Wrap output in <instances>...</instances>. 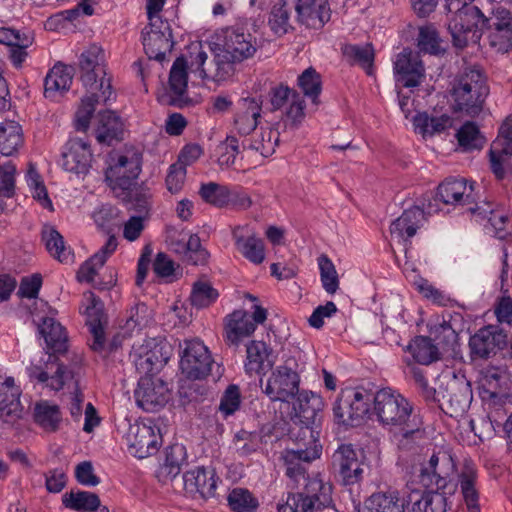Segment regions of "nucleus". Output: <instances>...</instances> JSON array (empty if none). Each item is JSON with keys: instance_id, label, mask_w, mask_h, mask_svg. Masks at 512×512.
Masks as SVG:
<instances>
[{"instance_id": "nucleus-8", "label": "nucleus", "mask_w": 512, "mask_h": 512, "mask_svg": "<svg viewBox=\"0 0 512 512\" xmlns=\"http://www.w3.org/2000/svg\"><path fill=\"white\" fill-rule=\"evenodd\" d=\"M141 156L138 153L119 155L116 162L105 172V179L117 198H127L129 187L137 183L141 172Z\"/></svg>"}, {"instance_id": "nucleus-47", "label": "nucleus", "mask_w": 512, "mask_h": 512, "mask_svg": "<svg viewBox=\"0 0 512 512\" xmlns=\"http://www.w3.org/2000/svg\"><path fill=\"white\" fill-rule=\"evenodd\" d=\"M407 350L414 360L422 365H429L439 359L438 347L433 344L431 338L426 336L415 337L407 346Z\"/></svg>"}, {"instance_id": "nucleus-28", "label": "nucleus", "mask_w": 512, "mask_h": 512, "mask_svg": "<svg viewBox=\"0 0 512 512\" xmlns=\"http://www.w3.org/2000/svg\"><path fill=\"white\" fill-rule=\"evenodd\" d=\"M129 443L130 452L139 459L148 457L158 449V437L154 429L146 424L130 427Z\"/></svg>"}, {"instance_id": "nucleus-30", "label": "nucleus", "mask_w": 512, "mask_h": 512, "mask_svg": "<svg viewBox=\"0 0 512 512\" xmlns=\"http://www.w3.org/2000/svg\"><path fill=\"white\" fill-rule=\"evenodd\" d=\"M20 389L15 386L14 379L7 377L0 386V418L6 422L14 421L21 416Z\"/></svg>"}, {"instance_id": "nucleus-20", "label": "nucleus", "mask_w": 512, "mask_h": 512, "mask_svg": "<svg viewBox=\"0 0 512 512\" xmlns=\"http://www.w3.org/2000/svg\"><path fill=\"white\" fill-rule=\"evenodd\" d=\"M184 489L193 497L199 495L203 499L215 497L220 478L215 468L198 466L186 471L183 475Z\"/></svg>"}, {"instance_id": "nucleus-22", "label": "nucleus", "mask_w": 512, "mask_h": 512, "mask_svg": "<svg viewBox=\"0 0 512 512\" xmlns=\"http://www.w3.org/2000/svg\"><path fill=\"white\" fill-rule=\"evenodd\" d=\"M88 301L90 304L86 308V324L92 336L90 347L93 351L103 353L106 347L104 327L107 323L104 312V304L100 298L93 293H89Z\"/></svg>"}, {"instance_id": "nucleus-23", "label": "nucleus", "mask_w": 512, "mask_h": 512, "mask_svg": "<svg viewBox=\"0 0 512 512\" xmlns=\"http://www.w3.org/2000/svg\"><path fill=\"white\" fill-rule=\"evenodd\" d=\"M92 153L90 146L82 139H70L62 152L61 166L75 174H86L90 168Z\"/></svg>"}, {"instance_id": "nucleus-63", "label": "nucleus", "mask_w": 512, "mask_h": 512, "mask_svg": "<svg viewBox=\"0 0 512 512\" xmlns=\"http://www.w3.org/2000/svg\"><path fill=\"white\" fill-rule=\"evenodd\" d=\"M218 149L220 151L218 163L220 166L229 167L235 163L236 156L239 154L238 140L234 136H227Z\"/></svg>"}, {"instance_id": "nucleus-37", "label": "nucleus", "mask_w": 512, "mask_h": 512, "mask_svg": "<svg viewBox=\"0 0 512 512\" xmlns=\"http://www.w3.org/2000/svg\"><path fill=\"white\" fill-rule=\"evenodd\" d=\"M279 142V132L270 127L261 128L251 137H245L242 141L244 150L249 149L258 152L262 157L271 156Z\"/></svg>"}, {"instance_id": "nucleus-58", "label": "nucleus", "mask_w": 512, "mask_h": 512, "mask_svg": "<svg viewBox=\"0 0 512 512\" xmlns=\"http://www.w3.org/2000/svg\"><path fill=\"white\" fill-rule=\"evenodd\" d=\"M418 46L420 51L432 55H438L443 50L440 46V38L432 25L423 26L419 29Z\"/></svg>"}, {"instance_id": "nucleus-34", "label": "nucleus", "mask_w": 512, "mask_h": 512, "mask_svg": "<svg viewBox=\"0 0 512 512\" xmlns=\"http://www.w3.org/2000/svg\"><path fill=\"white\" fill-rule=\"evenodd\" d=\"M38 330L44 338L49 354H62L67 351V335L59 322L50 317H45L38 325Z\"/></svg>"}, {"instance_id": "nucleus-59", "label": "nucleus", "mask_w": 512, "mask_h": 512, "mask_svg": "<svg viewBox=\"0 0 512 512\" xmlns=\"http://www.w3.org/2000/svg\"><path fill=\"white\" fill-rule=\"evenodd\" d=\"M293 423L299 428L298 433L295 435L299 443H302L305 448H318L320 451L322 450L321 445L318 444L320 422L310 424L293 420Z\"/></svg>"}, {"instance_id": "nucleus-4", "label": "nucleus", "mask_w": 512, "mask_h": 512, "mask_svg": "<svg viewBox=\"0 0 512 512\" xmlns=\"http://www.w3.org/2000/svg\"><path fill=\"white\" fill-rule=\"evenodd\" d=\"M489 86L483 69L478 65L464 67L452 88L454 109L474 117L480 114L487 96Z\"/></svg>"}, {"instance_id": "nucleus-64", "label": "nucleus", "mask_w": 512, "mask_h": 512, "mask_svg": "<svg viewBox=\"0 0 512 512\" xmlns=\"http://www.w3.org/2000/svg\"><path fill=\"white\" fill-rule=\"evenodd\" d=\"M186 169L180 163L170 165L166 176V187L169 192L176 194L181 191L186 179Z\"/></svg>"}, {"instance_id": "nucleus-54", "label": "nucleus", "mask_w": 512, "mask_h": 512, "mask_svg": "<svg viewBox=\"0 0 512 512\" xmlns=\"http://www.w3.org/2000/svg\"><path fill=\"white\" fill-rule=\"evenodd\" d=\"M219 294L207 281H197L193 284L190 295L192 306L201 309L206 308L216 301Z\"/></svg>"}, {"instance_id": "nucleus-55", "label": "nucleus", "mask_w": 512, "mask_h": 512, "mask_svg": "<svg viewBox=\"0 0 512 512\" xmlns=\"http://www.w3.org/2000/svg\"><path fill=\"white\" fill-rule=\"evenodd\" d=\"M128 192L130 193L127 198H119L127 205L128 209H133L139 213H147L150 208L151 195L149 190L135 183L129 187Z\"/></svg>"}, {"instance_id": "nucleus-25", "label": "nucleus", "mask_w": 512, "mask_h": 512, "mask_svg": "<svg viewBox=\"0 0 512 512\" xmlns=\"http://www.w3.org/2000/svg\"><path fill=\"white\" fill-rule=\"evenodd\" d=\"M332 465L345 485L354 484L361 479L363 469L351 444H342L338 447L332 456Z\"/></svg>"}, {"instance_id": "nucleus-36", "label": "nucleus", "mask_w": 512, "mask_h": 512, "mask_svg": "<svg viewBox=\"0 0 512 512\" xmlns=\"http://www.w3.org/2000/svg\"><path fill=\"white\" fill-rule=\"evenodd\" d=\"M95 132L98 142L111 144L113 140L121 139L123 123L115 112L111 110L101 111L97 114Z\"/></svg>"}, {"instance_id": "nucleus-49", "label": "nucleus", "mask_w": 512, "mask_h": 512, "mask_svg": "<svg viewBox=\"0 0 512 512\" xmlns=\"http://www.w3.org/2000/svg\"><path fill=\"white\" fill-rule=\"evenodd\" d=\"M62 503L66 508L78 512L94 511L100 504L97 494L89 491H70L62 497Z\"/></svg>"}, {"instance_id": "nucleus-44", "label": "nucleus", "mask_w": 512, "mask_h": 512, "mask_svg": "<svg viewBox=\"0 0 512 512\" xmlns=\"http://www.w3.org/2000/svg\"><path fill=\"white\" fill-rule=\"evenodd\" d=\"M168 359L169 357L163 354V347L156 344L151 349L139 354L134 362L139 373L150 376V374L161 369Z\"/></svg>"}, {"instance_id": "nucleus-27", "label": "nucleus", "mask_w": 512, "mask_h": 512, "mask_svg": "<svg viewBox=\"0 0 512 512\" xmlns=\"http://www.w3.org/2000/svg\"><path fill=\"white\" fill-rule=\"evenodd\" d=\"M254 331L255 323L245 310H234L224 319V339L230 346L238 347L241 341Z\"/></svg>"}, {"instance_id": "nucleus-51", "label": "nucleus", "mask_w": 512, "mask_h": 512, "mask_svg": "<svg viewBox=\"0 0 512 512\" xmlns=\"http://www.w3.org/2000/svg\"><path fill=\"white\" fill-rule=\"evenodd\" d=\"M456 137L464 151L480 150L485 143V138L481 135L478 126L470 121L461 126Z\"/></svg>"}, {"instance_id": "nucleus-18", "label": "nucleus", "mask_w": 512, "mask_h": 512, "mask_svg": "<svg viewBox=\"0 0 512 512\" xmlns=\"http://www.w3.org/2000/svg\"><path fill=\"white\" fill-rule=\"evenodd\" d=\"M169 249L177 254L182 262L191 265H204L209 258L208 251L201 245L197 234L185 231L178 232L169 237Z\"/></svg>"}, {"instance_id": "nucleus-26", "label": "nucleus", "mask_w": 512, "mask_h": 512, "mask_svg": "<svg viewBox=\"0 0 512 512\" xmlns=\"http://www.w3.org/2000/svg\"><path fill=\"white\" fill-rule=\"evenodd\" d=\"M396 81L404 87L411 88L420 85L424 77V67L418 56L411 51L399 53L394 63Z\"/></svg>"}, {"instance_id": "nucleus-57", "label": "nucleus", "mask_w": 512, "mask_h": 512, "mask_svg": "<svg viewBox=\"0 0 512 512\" xmlns=\"http://www.w3.org/2000/svg\"><path fill=\"white\" fill-rule=\"evenodd\" d=\"M201 198L216 207H226V198L228 195V186L220 185L215 182L202 184L199 190Z\"/></svg>"}, {"instance_id": "nucleus-33", "label": "nucleus", "mask_w": 512, "mask_h": 512, "mask_svg": "<svg viewBox=\"0 0 512 512\" xmlns=\"http://www.w3.org/2000/svg\"><path fill=\"white\" fill-rule=\"evenodd\" d=\"M322 406L320 396L307 391L298 392L297 402L294 404L295 416L292 420L310 424L320 422Z\"/></svg>"}, {"instance_id": "nucleus-31", "label": "nucleus", "mask_w": 512, "mask_h": 512, "mask_svg": "<svg viewBox=\"0 0 512 512\" xmlns=\"http://www.w3.org/2000/svg\"><path fill=\"white\" fill-rule=\"evenodd\" d=\"M477 469L472 462H465L459 474L460 491L469 512H480L479 490L476 486Z\"/></svg>"}, {"instance_id": "nucleus-53", "label": "nucleus", "mask_w": 512, "mask_h": 512, "mask_svg": "<svg viewBox=\"0 0 512 512\" xmlns=\"http://www.w3.org/2000/svg\"><path fill=\"white\" fill-rule=\"evenodd\" d=\"M298 86L313 104H319L318 98L322 90L321 76L314 68L309 67L302 72L298 77Z\"/></svg>"}, {"instance_id": "nucleus-14", "label": "nucleus", "mask_w": 512, "mask_h": 512, "mask_svg": "<svg viewBox=\"0 0 512 512\" xmlns=\"http://www.w3.org/2000/svg\"><path fill=\"white\" fill-rule=\"evenodd\" d=\"M134 397L137 405L146 412H155L163 408L170 398L165 381L152 376H142L138 381Z\"/></svg>"}, {"instance_id": "nucleus-24", "label": "nucleus", "mask_w": 512, "mask_h": 512, "mask_svg": "<svg viewBox=\"0 0 512 512\" xmlns=\"http://www.w3.org/2000/svg\"><path fill=\"white\" fill-rule=\"evenodd\" d=\"M425 220L424 210L419 206H412L404 210L401 216L392 222L390 226L391 236L403 241L405 255L408 252L409 239L416 234Z\"/></svg>"}, {"instance_id": "nucleus-39", "label": "nucleus", "mask_w": 512, "mask_h": 512, "mask_svg": "<svg viewBox=\"0 0 512 512\" xmlns=\"http://www.w3.org/2000/svg\"><path fill=\"white\" fill-rule=\"evenodd\" d=\"M243 228L237 227L233 230V239L237 250L247 260L254 264H261L265 259V248L263 240L255 235L244 236Z\"/></svg>"}, {"instance_id": "nucleus-19", "label": "nucleus", "mask_w": 512, "mask_h": 512, "mask_svg": "<svg viewBox=\"0 0 512 512\" xmlns=\"http://www.w3.org/2000/svg\"><path fill=\"white\" fill-rule=\"evenodd\" d=\"M295 494L302 503V510L307 512L321 511L333 503L332 485L318 477H309L302 490Z\"/></svg>"}, {"instance_id": "nucleus-43", "label": "nucleus", "mask_w": 512, "mask_h": 512, "mask_svg": "<svg viewBox=\"0 0 512 512\" xmlns=\"http://www.w3.org/2000/svg\"><path fill=\"white\" fill-rule=\"evenodd\" d=\"M42 240L49 254L61 263H72L73 254L65 246L63 236L52 226H45L42 231Z\"/></svg>"}, {"instance_id": "nucleus-3", "label": "nucleus", "mask_w": 512, "mask_h": 512, "mask_svg": "<svg viewBox=\"0 0 512 512\" xmlns=\"http://www.w3.org/2000/svg\"><path fill=\"white\" fill-rule=\"evenodd\" d=\"M103 50L92 45L79 57L80 79L86 88L87 95L75 115V127L78 131H86L97 104H107L113 95L111 78L108 77L104 63Z\"/></svg>"}, {"instance_id": "nucleus-46", "label": "nucleus", "mask_w": 512, "mask_h": 512, "mask_svg": "<svg viewBox=\"0 0 512 512\" xmlns=\"http://www.w3.org/2000/svg\"><path fill=\"white\" fill-rule=\"evenodd\" d=\"M343 55L352 63L361 66L368 75L373 73L374 49L371 43L364 45L347 44L342 48Z\"/></svg>"}, {"instance_id": "nucleus-62", "label": "nucleus", "mask_w": 512, "mask_h": 512, "mask_svg": "<svg viewBox=\"0 0 512 512\" xmlns=\"http://www.w3.org/2000/svg\"><path fill=\"white\" fill-rule=\"evenodd\" d=\"M241 403V395L238 386L229 385L225 390L219 404V411L224 416H229L235 413Z\"/></svg>"}, {"instance_id": "nucleus-38", "label": "nucleus", "mask_w": 512, "mask_h": 512, "mask_svg": "<svg viewBox=\"0 0 512 512\" xmlns=\"http://www.w3.org/2000/svg\"><path fill=\"white\" fill-rule=\"evenodd\" d=\"M240 111L235 117V126L239 134L247 136L258 124L261 104L255 98H243L239 102Z\"/></svg>"}, {"instance_id": "nucleus-60", "label": "nucleus", "mask_w": 512, "mask_h": 512, "mask_svg": "<svg viewBox=\"0 0 512 512\" xmlns=\"http://www.w3.org/2000/svg\"><path fill=\"white\" fill-rule=\"evenodd\" d=\"M151 320V312L145 303H137L128 311L125 323L127 331H133L136 328L142 329L148 325Z\"/></svg>"}, {"instance_id": "nucleus-42", "label": "nucleus", "mask_w": 512, "mask_h": 512, "mask_svg": "<svg viewBox=\"0 0 512 512\" xmlns=\"http://www.w3.org/2000/svg\"><path fill=\"white\" fill-rule=\"evenodd\" d=\"M405 501L397 493H374L364 502L359 512H404Z\"/></svg>"}, {"instance_id": "nucleus-11", "label": "nucleus", "mask_w": 512, "mask_h": 512, "mask_svg": "<svg viewBox=\"0 0 512 512\" xmlns=\"http://www.w3.org/2000/svg\"><path fill=\"white\" fill-rule=\"evenodd\" d=\"M479 396L489 407L502 406L509 397L510 379L506 370L500 367H487L481 373Z\"/></svg>"}, {"instance_id": "nucleus-6", "label": "nucleus", "mask_w": 512, "mask_h": 512, "mask_svg": "<svg viewBox=\"0 0 512 512\" xmlns=\"http://www.w3.org/2000/svg\"><path fill=\"white\" fill-rule=\"evenodd\" d=\"M27 373L31 380L46 384L52 390L59 391L64 387H73L76 392L78 390L80 367L76 364H63L57 355L43 353L42 357L31 362Z\"/></svg>"}, {"instance_id": "nucleus-40", "label": "nucleus", "mask_w": 512, "mask_h": 512, "mask_svg": "<svg viewBox=\"0 0 512 512\" xmlns=\"http://www.w3.org/2000/svg\"><path fill=\"white\" fill-rule=\"evenodd\" d=\"M247 361L245 370L247 373H259L265 368H271L274 364L272 350L263 341H252L246 349Z\"/></svg>"}, {"instance_id": "nucleus-32", "label": "nucleus", "mask_w": 512, "mask_h": 512, "mask_svg": "<svg viewBox=\"0 0 512 512\" xmlns=\"http://www.w3.org/2000/svg\"><path fill=\"white\" fill-rule=\"evenodd\" d=\"M415 131L425 137L440 134L453 126V118L448 114L419 112L413 117Z\"/></svg>"}, {"instance_id": "nucleus-13", "label": "nucleus", "mask_w": 512, "mask_h": 512, "mask_svg": "<svg viewBox=\"0 0 512 512\" xmlns=\"http://www.w3.org/2000/svg\"><path fill=\"white\" fill-rule=\"evenodd\" d=\"M142 35L144 51L148 58L162 62L166 52H170L174 45L169 22L163 19L149 22Z\"/></svg>"}, {"instance_id": "nucleus-1", "label": "nucleus", "mask_w": 512, "mask_h": 512, "mask_svg": "<svg viewBox=\"0 0 512 512\" xmlns=\"http://www.w3.org/2000/svg\"><path fill=\"white\" fill-rule=\"evenodd\" d=\"M257 48L256 37L243 27H226L217 35L212 60L208 61V54L200 42L189 46V68L201 79L220 83L233 77L237 66L252 58ZM187 69L188 60L184 56L177 57L170 69L168 88L158 93L161 104L178 108L190 104Z\"/></svg>"}, {"instance_id": "nucleus-35", "label": "nucleus", "mask_w": 512, "mask_h": 512, "mask_svg": "<svg viewBox=\"0 0 512 512\" xmlns=\"http://www.w3.org/2000/svg\"><path fill=\"white\" fill-rule=\"evenodd\" d=\"M72 66L56 64L47 74L44 81V95L46 98L55 99L59 94L68 91L73 79Z\"/></svg>"}, {"instance_id": "nucleus-48", "label": "nucleus", "mask_w": 512, "mask_h": 512, "mask_svg": "<svg viewBox=\"0 0 512 512\" xmlns=\"http://www.w3.org/2000/svg\"><path fill=\"white\" fill-rule=\"evenodd\" d=\"M467 185L465 179H445L437 188L436 197L444 204H456L461 202L463 197H470L466 194Z\"/></svg>"}, {"instance_id": "nucleus-5", "label": "nucleus", "mask_w": 512, "mask_h": 512, "mask_svg": "<svg viewBox=\"0 0 512 512\" xmlns=\"http://www.w3.org/2000/svg\"><path fill=\"white\" fill-rule=\"evenodd\" d=\"M473 0H447L446 8L452 16L448 30L455 47L464 48L469 42L477 43L482 34L483 13L472 5Z\"/></svg>"}, {"instance_id": "nucleus-17", "label": "nucleus", "mask_w": 512, "mask_h": 512, "mask_svg": "<svg viewBox=\"0 0 512 512\" xmlns=\"http://www.w3.org/2000/svg\"><path fill=\"white\" fill-rule=\"evenodd\" d=\"M490 167L497 179H503L511 167L512 157V120L506 119L499 129L497 138L490 150Z\"/></svg>"}, {"instance_id": "nucleus-52", "label": "nucleus", "mask_w": 512, "mask_h": 512, "mask_svg": "<svg viewBox=\"0 0 512 512\" xmlns=\"http://www.w3.org/2000/svg\"><path fill=\"white\" fill-rule=\"evenodd\" d=\"M227 501L233 512H255L259 506L258 500L244 488L232 489L228 494Z\"/></svg>"}, {"instance_id": "nucleus-7", "label": "nucleus", "mask_w": 512, "mask_h": 512, "mask_svg": "<svg viewBox=\"0 0 512 512\" xmlns=\"http://www.w3.org/2000/svg\"><path fill=\"white\" fill-rule=\"evenodd\" d=\"M472 399L470 382L464 377L453 376L441 382L438 390L433 392V400L451 417L462 416L469 409Z\"/></svg>"}, {"instance_id": "nucleus-29", "label": "nucleus", "mask_w": 512, "mask_h": 512, "mask_svg": "<svg viewBox=\"0 0 512 512\" xmlns=\"http://www.w3.org/2000/svg\"><path fill=\"white\" fill-rule=\"evenodd\" d=\"M320 457L318 448H305L289 450L284 456L286 463V475L294 481L295 484H303L308 480L305 467L301 462L309 463Z\"/></svg>"}, {"instance_id": "nucleus-9", "label": "nucleus", "mask_w": 512, "mask_h": 512, "mask_svg": "<svg viewBox=\"0 0 512 512\" xmlns=\"http://www.w3.org/2000/svg\"><path fill=\"white\" fill-rule=\"evenodd\" d=\"M508 334L500 325H486L470 337L473 359H489L508 347Z\"/></svg>"}, {"instance_id": "nucleus-41", "label": "nucleus", "mask_w": 512, "mask_h": 512, "mask_svg": "<svg viewBox=\"0 0 512 512\" xmlns=\"http://www.w3.org/2000/svg\"><path fill=\"white\" fill-rule=\"evenodd\" d=\"M294 9V0L289 3L287 0H278L271 8L268 16V25L274 34L278 36L285 35L292 26V10Z\"/></svg>"}, {"instance_id": "nucleus-61", "label": "nucleus", "mask_w": 512, "mask_h": 512, "mask_svg": "<svg viewBox=\"0 0 512 512\" xmlns=\"http://www.w3.org/2000/svg\"><path fill=\"white\" fill-rule=\"evenodd\" d=\"M16 168L11 162L0 166V197L11 198L15 194Z\"/></svg>"}, {"instance_id": "nucleus-12", "label": "nucleus", "mask_w": 512, "mask_h": 512, "mask_svg": "<svg viewBox=\"0 0 512 512\" xmlns=\"http://www.w3.org/2000/svg\"><path fill=\"white\" fill-rule=\"evenodd\" d=\"M299 383L298 373L285 364L272 370L262 390L273 402H289L298 394Z\"/></svg>"}, {"instance_id": "nucleus-56", "label": "nucleus", "mask_w": 512, "mask_h": 512, "mask_svg": "<svg viewBox=\"0 0 512 512\" xmlns=\"http://www.w3.org/2000/svg\"><path fill=\"white\" fill-rule=\"evenodd\" d=\"M318 265L320 269V279L324 290L328 294H335L339 288V278L335 265L324 254L318 258Z\"/></svg>"}, {"instance_id": "nucleus-10", "label": "nucleus", "mask_w": 512, "mask_h": 512, "mask_svg": "<svg viewBox=\"0 0 512 512\" xmlns=\"http://www.w3.org/2000/svg\"><path fill=\"white\" fill-rule=\"evenodd\" d=\"M180 355V368L187 378L197 380L209 375L214 361L202 341L185 340Z\"/></svg>"}, {"instance_id": "nucleus-45", "label": "nucleus", "mask_w": 512, "mask_h": 512, "mask_svg": "<svg viewBox=\"0 0 512 512\" xmlns=\"http://www.w3.org/2000/svg\"><path fill=\"white\" fill-rule=\"evenodd\" d=\"M23 143L21 126L14 121L0 122V153L11 156Z\"/></svg>"}, {"instance_id": "nucleus-50", "label": "nucleus", "mask_w": 512, "mask_h": 512, "mask_svg": "<svg viewBox=\"0 0 512 512\" xmlns=\"http://www.w3.org/2000/svg\"><path fill=\"white\" fill-rule=\"evenodd\" d=\"M35 422L47 432L58 430L62 415L57 405H49L46 402L38 403L35 406Z\"/></svg>"}, {"instance_id": "nucleus-15", "label": "nucleus", "mask_w": 512, "mask_h": 512, "mask_svg": "<svg viewBox=\"0 0 512 512\" xmlns=\"http://www.w3.org/2000/svg\"><path fill=\"white\" fill-rule=\"evenodd\" d=\"M489 31L490 45L498 51L507 52L512 47V13L505 8H497L492 15H483L482 32Z\"/></svg>"}, {"instance_id": "nucleus-16", "label": "nucleus", "mask_w": 512, "mask_h": 512, "mask_svg": "<svg viewBox=\"0 0 512 512\" xmlns=\"http://www.w3.org/2000/svg\"><path fill=\"white\" fill-rule=\"evenodd\" d=\"M453 470L452 456L446 451H438L433 453L427 464L421 468L419 481L427 489L443 490Z\"/></svg>"}, {"instance_id": "nucleus-2", "label": "nucleus", "mask_w": 512, "mask_h": 512, "mask_svg": "<svg viewBox=\"0 0 512 512\" xmlns=\"http://www.w3.org/2000/svg\"><path fill=\"white\" fill-rule=\"evenodd\" d=\"M388 432L389 438L401 451L415 450L425 438L419 417L413 414L412 404L397 391L383 388L372 394L362 388H345L339 394L333 413L339 423L355 425L369 411Z\"/></svg>"}, {"instance_id": "nucleus-21", "label": "nucleus", "mask_w": 512, "mask_h": 512, "mask_svg": "<svg viewBox=\"0 0 512 512\" xmlns=\"http://www.w3.org/2000/svg\"><path fill=\"white\" fill-rule=\"evenodd\" d=\"M297 21L311 29H321L331 18L327 0H294Z\"/></svg>"}]
</instances>
